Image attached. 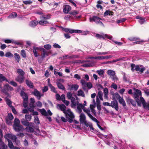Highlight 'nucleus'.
I'll return each mask as SVG.
<instances>
[{
    "instance_id": "nucleus-1",
    "label": "nucleus",
    "mask_w": 149,
    "mask_h": 149,
    "mask_svg": "<svg viewBox=\"0 0 149 149\" xmlns=\"http://www.w3.org/2000/svg\"><path fill=\"white\" fill-rule=\"evenodd\" d=\"M57 105L60 110L63 111L65 113L66 118L68 119V121L70 123H72L75 116L73 113L71 111L70 109H68L67 110H66V107L64 104H58Z\"/></svg>"
},
{
    "instance_id": "nucleus-2",
    "label": "nucleus",
    "mask_w": 149,
    "mask_h": 149,
    "mask_svg": "<svg viewBox=\"0 0 149 149\" xmlns=\"http://www.w3.org/2000/svg\"><path fill=\"white\" fill-rule=\"evenodd\" d=\"M21 121L23 125L26 126L25 128L26 131L30 133H33L34 132L33 123H29L27 121H25L24 118L22 119Z\"/></svg>"
},
{
    "instance_id": "nucleus-3",
    "label": "nucleus",
    "mask_w": 149,
    "mask_h": 149,
    "mask_svg": "<svg viewBox=\"0 0 149 149\" xmlns=\"http://www.w3.org/2000/svg\"><path fill=\"white\" fill-rule=\"evenodd\" d=\"M101 19L100 18L95 16H93L91 17H90L89 18V21L90 22H94L96 24H99L101 26L104 27V25L102 22L100 21V20Z\"/></svg>"
},
{
    "instance_id": "nucleus-4",
    "label": "nucleus",
    "mask_w": 149,
    "mask_h": 149,
    "mask_svg": "<svg viewBox=\"0 0 149 149\" xmlns=\"http://www.w3.org/2000/svg\"><path fill=\"white\" fill-rule=\"evenodd\" d=\"M40 51L42 52V53L41 57L38 58V61L39 63H40L42 61V60L45 58L46 56H49V52H47L46 49L43 48H41Z\"/></svg>"
},
{
    "instance_id": "nucleus-5",
    "label": "nucleus",
    "mask_w": 149,
    "mask_h": 149,
    "mask_svg": "<svg viewBox=\"0 0 149 149\" xmlns=\"http://www.w3.org/2000/svg\"><path fill=\"white\" fill-rule=\"evenodd\" d=\"M131 70L134 72V70L137 71H139L141 73L143 72L146 69L145 67H143L141 68H140L139 65H136L133 63L131 64Z\"/></svg>"
},
{
    "instance_id": "nucleus-6",
    "label": "nucleus",
    "mask_w": 149,
    "mask_h": 149,
    "mask_svg": "<svg viewBox=\"0 0 149 149\" xmlns=\"http://www.w3.org/2000/svg\"><path fill=\"white\" fill-rule=\"evenodd\" d=\"M62 30L65 32H69L70 33H81L82 32V31L80 30L72 29L68 28H63Z\"/></svg>"
},
{
    "instance_id": "nucleus-7",
    "label": "nucleus",
    "mask_w": 149,
    "mask_h": 149,
    "mask_svg": "<svg viewBox=\"0 0 149 149\" xmlns=\"http://www.w3.org/2000/svg\"><path fill=\"white\" fill-rule=\"evenodd\" d=\"M5 138L7 139H11L13 142H15L17 139V137L16 136L12 134H8L4 136Z\"/></svg>"
},
{
    "instance_id": "nucleus-8",
    "label": "nucleus",
    "mask_w": 149,
    "mask_h": 149,
    "mask_svg": "<svg viewBox=\"0 0 149 149\" xmlns=\"http://www.w3.org/2000/svg\"><path fill=\"white\" fill-rule=\"evenodd\" d=\"M69 14L72 16V18H79L81 17L79 12L76 10L72 11L69 13Z\"/></svg>"
},
{
    "instance_id": "nucleus-9",
    "label": "nucleus",
    "mask_w": 149,
    "mask_h": 149,
    "mask_svg": "<svg viewBox=\"0 0 149 149\" xmlns=\"http://www.w3.org/2000/svg\"><path fill=\"white\" fill-rule=\"evenodd\" d=\"M96 37L97 38L100 39H101V38L104 39L105 38H106L111 40L112 38V36H109L107 34H102V35H100L99 34H97L96 35Z\"/></svg>"
},
{
    "instance_id": "nucleus-10",
    "label": "nucleus",
    "mask_w": 149,
    "mask_h": 149,
    "mask_svg": "<svg viewBox=\"0 0 149 149\" xmlns=\"http://www.w3.org/2000/svg\"><path fill=\"white\" fill-rule=\"evenodd\" d=\"M113 101L111 102L110 106L113 108H114L116 111H118L119 107L118 102L115 99V98H113Z\"/></svg>"
},
{
    "instance_id": "nucleus-11",
    "label": "nucleus",
    "mask_w": 149,
    "mask_h": 149,
    "mask_svg": "<svg viewBox=\"0 0 149 149\" xmlns=\"http://www.w3.org/2000/svg\"><path fill=\"white\" fill-rule=\"evenodd\" d=\"M13 88L8 84H6L4 86V88L2 90V92L6 94L8 91H12Z\"/></svg>"
},
{
    "instance_id": "nucleus-12",
    "label": "nucleus",
    "mask_w": 149,
    "mask_h": 149,
    "mask_svg": "<svg viewBox=\"0 0 149 149\" xmlns=\"http://www.w3.org/2000/svg\"><path fill=\"white\" fill-rule=\"evenodd\" d=\"M140 99L141 102L142 104L143 107L145 109L149 110V103L146 102L143 98L141 96L140 97Z\"/></svg>"
},
{
    "instance_id": "nucleus-13",
    "label": "nucleus",
    "mask_w": 149,
    "mask_h": 149,
    "mask_svg": "<svg viewBox=\"0 0 149 149\" xmlns=\"http://www.w3.org/2000/svg\"><path fill=\"white\" fill-rule=\"evenodd\" d=\"M41 49V48L40 47H37L35 46H33V54L35 57H37L39 56L38 52L39 50L40 51Z\"/></svg>"
},
{
    "instance_id": "nucleus-14",
    "label": "nucleus",
    "mask_w": 149,
    "mask_h": 149,
    "mask_svg": "<svg viewBox=\"0 0 149 149\" xmlns=\"http://www.w3.org/2000/svg\"><path fill=\"white\" fill-rule=\"evenodd\" d=\"M32 93L36 97L37 99L39 100L40 99L42 95L37 89H34L33 91L32 92Z\"/></svg>"
},
{
    "instance_id": "nucleus-15",
    "label": "nucleus",
    "mask_w": 149,
    "mask_h": 149,
    "mask_svg": "<svg viewBox=\"0 0 149 149\" xmlns=\"http://www.w3.org/2000/svg\"><path fill=\"white\" fill-rule=\"evenodd\" d=\"M13 128L15 132H17L22 131L24 130L23 126L21 125L13 126Z\"/></svg>"
},
{
    "instance_id": "nucleus-16",
    "label": "nucleus",
    "mask_w": 149,
    "mask_h": 149,
    "mask_svg": "<svg viewBox=\"0 0 149 149\" xmlns=\"http://www.w3.org/2000/svg\"><path fill=\"white\" fill-rule=\"evenodd\" d=\"M24 79V76L18 75L15 78V80L19 83L21 84L23 82Z\"/></svg>"
},
{
    "instance_id": "nucleus-17",
    "label": "nucleus",
    "mask_w": 149,
    "mask_h": 149,
    "mask_svg": "<svg viewBox=\"0 0 149 149\" xmlns=\"http://www.w3.org/2000/svg\"><path fill=\"white\" fill-rule=\"evenodd\" d=\"M94 64V62L93 61H87L86 63L83 64L82 66L84 67H88L93 66Z\"/></svg>"
},
{
    "instance_id": "nucleus-18",
    "label": "nucleus",
    "mask_w": 149,
    "mask_h": 149,
    "mask_svg": "<svg viewBox=\"0 0 149 149\" xmlns=\"http://www.w3.org/2000/svg\"><path fill=\"white\" fill-rule=\"evenodd\" d=\"M81 83L82 85L83 89L84 91L87 92L88 90L86 85V81H85L84 79H82L81 80Z\"/></svg>"
},
{
    "instance_id": "nucleus-19",
    "label": "nucleus",
    "mask_w": 149,
    "mask_h": 149,
    "mask_svg": "<svg viewBox=\"0 0 149 149\" xmlns=\"http://www.w3.org/2000/svg\"><path fill=\"white\" fill-rule=\"evenodd\" d=\"M76 105L77 106V109L78 110V112L79 113H81L82 111L81 109H83L84 106L81 104H80L78 102H77Z\"/></svg>"
},
{
    "instance_id": "nucleus-20",
    "label": "nucleus",
    "mask_w": 149,
    "mask_h": 149,
    "mask_svg": "<svg viewBox=\"0 0 149 149\" xmlns=\"http://www.w3.org/2000/svg\"><path fill=\"white\" fill-rule=\"evenodd\" d=\"M24 101H27L28 100V96L27 95L24 91H21L20 93Z\"/></svg>"
},
{
    "instance_id": "nucleus-21",
    "label": "nucleus",
    "mask_w": 149,
    "mask_h": 149,
    "mask_svg": "<svg viewBox=\"0 0 149 149\" xmlns=\"http://www.w3.org/2000/svg\"><path fill=\"white\" fill-rule=\"evenodd\" d=\"M71 7L69 5H65L63 8V12L67 14L71 10Z\"/></svg>"
},
{
    "instance_id": "nucleus-22",
    "label": "nucleus",
    "mask_w": 149,
    "mask_h": 149,
    "mask_svg": "<svg viewBox=\"0 0 149 149\" xmlns=\"http://www.w3.org/2000/svg\"><path fill=\"white\" fill-rule=\"evenodd\" d=\"M86 117L85 114L83 113H81L80 116V121L81 123H84V122L86 120Z\"/></svg>"
},
{
    "instance_id": "nucleus-23",
    "label": "nucleus",
    "mask_w": 149,
    "mask_h": 149,
    "mask_svg": "<svg viewBox=\"0 0 149 149\" xmlns=\"http://www.w3.org/2000/svg\"><path fill=\"white\" fill-rule=\"evenodd\" d=\"M25 82L29 88H33V83L30 80L26 79L25 80Z\"/></svg>"
},
{
    "instance_id": "nucleus-24",
    "label": "nucleus",
    "mask_w": 149,
    "mask_h": 149,
    "mask_svg": "<svg viewBox=\"0 0 149 149\" xmlns=\"http://www.w3.org/2000/svg\"><path fill=\"white\" fill-rule=\"evenodd\" d=\"M79 86L77 84H72L70 88H68L70 90H74L75 91H76L79 88Z\"/></svg>"
},
{
    "instance_id": "nucleus-25",
    "label": "nucleus",
    "mask_w": 149,
    "mask_h": 149,
    "mask_svg": "<svg viewBox=\"0 0 149 149\" xmlns=\"http://www.w3.org/2000/svg\"><path fill=\"white\" fill-rule=\"evenodd\" d=\"M113 15V12L110 11L109 10H106L104 13L103 16L104 17L107 16L108 15Z\"/></svg>"
},
{
    "instance_id": "nucleus-26",
    "label": "nucleus",
    "mask_w": 149,
    "mask_h": 149,
    "mask_svg": "<svg viewBox=\"0 0 149 149\" xmlns=\"http://www.w3.org/2000/svg\"><path fill=\"white\" fill-rule=\"evenodd\" d=\"M126 101L127 102H130L134 107H135L136 105V102L133 100L130 99V97H128L127 98Z\"/></svg>"
},
{
    "instance_id": "nucleus-27",
    "label": "nucleus",
    "mask_w": 149,
    "mask_h": 149,
    "mask_svg": "<svg viewBox=\"0 0 149 149\" xmlns=\"http://www.w3.org/2000/svg\"><path fill=\"white\" fill-rule=\"evenodd\" d=\"M38 23V21L34 20L31 21L29 23V25L31 27H33L36 26Z\"/></svg>"
},
{
    "instance_id": "nucleus-28",
    "label": "nucleus",
    "mask_w": 149,
    "mask_h": 149,
    "mask_svg": "<svg viewBox=\"0 0 149 149\" xmlns=\"http://www.w3.org/2000/svg\"><path fill=\"white\" fill-rule=\"evenodd\" d=\"M17 72L19 74V75L24 76L25 73L22 69H17Z\"/></svg>"
},
{
    "instance_id": "nucleus-29",
    "label": "nucleus",
    "mask_w": 149,
    "mask_h": 149,
    "mask_svg": "<svg viewBox=\"0 0 149 149\" xmlns=\"http://www.w3.org/2000/svg\"><path fill=\"white\" fill-rule=\"evenodd\" d=\"M40 18L41 19H44L46 20V19H49L50 17V15H43L42 16H41L40 17Z\"/></svg>"
},
{
    "instance_id": "nucleus-30",
    "label": "nucleus",
    "mask_w": 149,
    "mask_h": 149,
    "mask_svg": "<svg viewBox=\"0 0 149 149\" xmlns=\"http://www.w3.org/2000/svg\"><path fill=\"white\" fill-rule=\"evenodd\" d=\"M104 97L105 99H108V89L105 88L104 90Z\"/></svg>"
},
{
    "instance_id": "nucleus-31",
    "label": "nucleus",
    "mask_w": 149,
    "mask_h": 149,
    "mask_svg": "<svg viewBox=\"0 0 149 149\" xmlns=\"http://www.w3.org/2000/svg\"><path fill=\"white\" fill-rule=\"evenodd\" d=\"M14 55L15 60L17 62H19L21 59L20 57L19 54L17 53H14Z\"/></svg>"
},
{
    "instance_id": "nucleus-32",
    "label": "nucleus",
    "mask_w": 149,
    "mask_h": 149,
    "mask_svg": "<svg viewBox=\"0 0 149 149\" xmlns=\"http://www.w3.org/2000/svg\"><path fill=\"white\" fill-rule=\"evenodd\" d=\"M56 84L58 87L59 89H62L63 90H65V88L64 86L60 82H57Z\"/></svg>"
},
{
    "instance_id": "nucleus-33",
    "label": "nucleus",
    "mask_w": 149,
    "mask_h": 149,
    "mask_svg": "<svg viewBox=\"0 0 149 149\" xmlns=\"http://www.w3.org/2000/svg\"><path fill=\"white\" fill-rule=\"evenodd\" d=\"M31 115L29 114H26L25 116V121L28 122L29 121L31 120L32 117Z\"/></svg>"
},
{
    "instance_id": "nucleus-34",
    "label": "nucleus",
    "mask_w": 149,
    "mask_h": 149,
    "mask_svg": "<svg viewBox=\"0 0 149 149\" xmlns=\"http://www.w3.org/2000/svg\"><path fill=\"white\" fill-rule=\"evenodd\" d=\"M20 125V121L17 118H15L14 121V125L13 126H16L17 125Z\"/></svg>"
},
{
    "instance_id": "nucleus-35",
    "label": "nucleus",
    "mask_w": 149,
    "mask_h": 149,
    "mask_svg": "<svg viewBox=\"0 0 149 149\" xmlns=\"http://www.w3.org/2000/svg\"><path fill=\"white\" fill-rule=\"evenodd\" d=\"M38 111H40L42 115L44 116H48L47 113L46 111L44 109H39Z\"/></svg>"
},
{
    "instance_id": "nucleus-36",
    "label": "nucleus",
    "mask_w": 149,
    "mask_h": 149,
    "mask_svg": "<svg viewBox=\"0 0 149 149\" xmlns=\"http://www.w3.org/2000/svg\"><path fill=\"white\" fill-rule=\"evenodd\" d=\"M4 81L8 82V81L7 79L2 74H0V82H1Z\"/></svg>"
},
{
    "instance_id": "nucleus-37",
    "label": "nucleus",
    "mask_w": 149,
    "mask_h": 149,
    "mask_svg": "<svg viewBox=\"0 0 149 149\" xmlns=\"http://www.w3.org/2000/svg\"><path fill=\"white\" fill-rule=\"evenodd\" d=\"M107 73L112 77L114 76L116 74L115 71L111 70H108L107 71Z\"/></svg>"
},
{
    "instance_id": "nucleus-38",
    "label": "nucleus",
    "mask_w": 149,
    "mask_h": 149,
    "mask_svg": "<svg viewBox=\"0 0 149 149\" xmlns=\"http://www.w3.org/2000/svg\"><path fill=\"white\" fill-rule=\"evenodd\" d=\"M17 16V13L16 12H13L10 14L8 16V18H13L16 17Z\"/></svg>"
},
{
    "instance_id": "nucleus-39",
    "label": "nucleus",
    "mask_w": 149,
    "mask_h": 149,
    "mask_svg": "<svg viewBox=\"0 0 149 149\" xmlns=\"http://www.w3.org/2000/svg\"><path fill=\"white\" fill-rule=\"evenodd\" d=\"M8 143V146L11 149H13V148L14 146L12 142L10 139L7 140Z\"/></svg>"
},
{
    "instance_id": "nucleus-40",
    "label": "nucleus",
    "mask_w": 149,
    "mask_h": 149,
    "mask_svg": "<svg viewBox=\"0 0 149 149\" xmlns=\"http://www.w3.org/2000/svg\"><path fill=\"white\" fill-rule=\"evenodd\" d=\"M77 95L79 96H81L84 97L85 95L84 92L81 90H79L78 91Z\"/></svg>"
},
{
    "instance_id": "nucleus-41",
    "label": "nucleus",
    "mask_w": 149,
    "mask_h": 149,
    "mask_svg": "<svg viewBox=\"0 0 149 149\" xmlns=\"http://www.w3.org/2000/svg\"><path fill=\"white\" fill-rule=\"evenodd\" d=\"M7 146H6L3 142L0 143V149H7Z\"/></svg>"
},
{
    "instance_id": "nucleus-42",
    "label": "nucleus",
    "mask_w": 149,
    "mask_h": 149,
    "mask_svg": "<svg viewBox=\"0 0 149 149\" xmlns=\"http://www.w3.org/2000/svg\"><path fill=\"white\" fill-rule=\"evenodd\" d=\"M118 101L123 106L125 107L126 105L125 102L123 98H121L120 99H119Z\"/></svg>"
},
{
    "instance_id": "nucleus-43",
    "label": "nucleus",
    "mask_w": 149,
    "mask_h": 149,
    "mask_svg": "<svg viewBox=\"0 0 149 149\" xmlns=\"http://www.w3.org/2000/svg\"><path fill=\"white\" fill-rule=\"evenodd\" d=\"M49 87L50 88L51 91L55 93H57V91L56 90L55 87L52 86L51 84H49Z\"/></svg>"
},
{
    "instance_id": "nucleus-44",
    "label": "nucleus",
    "mask_w": 149,
    "mask_h": 149,
    "mask_svg": "<svg viewBox=\"0 0 149 149\" xmlns=\"http://www.w3.org/2000/svg\"><path fill=\"white\" fill-rule=\"evenodd\" d=\"M5 56L7 57L12 58L13 57V54L9 52L6 53Z\"/></svg>"
},
{
    "instance_id": "nucleus-45",
    "label": "nucleus",
    "mask_w": 149,
    "mask_h": 149,
    "mask_svg": "<svg viewBox=\"0 0 149 149\" xmlns=\"http://www.w3.org/2000/svg\"><path fill=\"white\" fill-rule=\"evenodd\" d=\"M96 72L100 76L103 75L104 73V71L102 70H97Z\"/></svg>"
},
{
    "instance_id": "nucleus-46",
    "label": "nucleus",
    "mask_w": 149,
    "mask_h": 149,
    "mask_svg": "<svg viewBox=\"0 0 149 149\" xmlns=\"http://www.w3.org/2000/svg\"><path fill=\"white\" fill-rule=\"evenodd\" d=\"M21 55L24 58H26V57L25 51L24 49H22L21 51Z\"/></svg>"
},
{
    "instance_id": "nucleus-47",
    "label": "nucleus",
    "mask_w": 149,
    "mask_h": 149,
    "mask_svg": "<svg viewBox=\"0 0 149 149\" xmlns=\"http://www.w3.org/2000/svg\"><path fill=\"white\" fill-rule=\"evenodd\" d=\"M38 23L39 24L41 25H44L48 23V22L46 20H41Z\"/></svg>"
},
{
    "instance_id": "nucleus-48",
    "label": "nucleus",
    "mask_w": 149,
    "mask_h": 149,
    "mask_svg": "<svg viewBox=\"0 0 149 149\" xmlns=\"http://www.w3.org/2000/svg\"><path fill=\"white\" fill-rule=\"evenodd\" d=\"M89 118L91 119L93 121L97 123H99V121L94 117L92 115H90Z\"/></svg>"
},
{
    "instance_id": "nucleus-49",
    "label": "nucleus",
    "mask_w": 149,
    "mask_h": 149,
    "mask_svg": "<svg viewBox=\"0 0 149 149\" xmlns=\"http://www.w3.org/2000/svg\"><path fill=\"white\" fill-rule=\"evenodd\" d=\"M102 95V92L101 91H99L98 92V96L100 100H103Z\"/></svg>"
},
{
    "instance_id": "nucleus-50",
    "label": "nucleus",
    "mask_w": 149,
    "mask_h": 149,
    "mask_svg": "<svg viewBox=\"0 0 149 149\" xmlns=\"http://www.w3.org/2000/svg\"><path fill=\"white\" fill-rule=\"evenodd\" d=\"M8 118L10 120H12L14 118L13 115L10 113L8 114Z\"/></svg>"
},
{
    "instance_id": "nucleus-51",
    "label": "nucleus",
    "mask_w": 149,
    "mask_h": 149,
    "mask_svg": "<svg viewBox=\"0 0 149 149\" xmlns=\"http://www.w3.org/2000/svg\"><path fill=\"white\" fill-rule=\"evenodd\" d=\"M54 74L56 76L58 75L60 77L62 76V73L59 72H57L55 70H54Z\"/></svg>"
},
{
    "instance_id": "nucleus-52",
    "label": "nucleus",
    "mask_w": 149,
    "mask_h": 149,
    "mask_svg": "<svg viewBox=\"0 0 149 149\" xmlns=\"http://www.w3.org/2000/svg\"><path fill=\"white\" fill-rule=\"evenodd\" d=\"M83 110L85 112L87 113L89 117L90 116V115H92L90 113V111L89 109H84Z\"/></svg>"
},
{
    "instance_id": "nucleus-53",
    "label": "nucleus",
    "mask_w": 149,
    "mask_h": 149,
    "mask_svg": "<svg viewBox=\"0 0 149 149\" xmlns=\"http://www.w3.org/2000/svg\"><path fill=\"white\" fill-rule=\"evenodd\" d=\"M33 2L32 1L30 0L25 1H23V3L25 5H29L31 4Z\"/></svg>"
},
{
    "instance_id": "nucleus-54",
    "label": "nucleus",
    "mask_w": 149,
    "mask_h": 149,
    "mask_svg": "<svg viewBox=\"0 0 149 149\" xmlns=\"http://www.w3.org/2000/svg\"><path fill=\"white\" fill-rule=\"evenodd\" d=\"M6 103L7 105L10 107H11L13 106L11 104V102L9 99H8L6 100Z\"/></svg>"
},
{
    "instance_id": "nucleus-55",
    "label": "nucleus",
    "mask_w": 149,
    "mask_h": 149,
    "mask_svg": "<svg viewBox=\"0 0 149 149\" xmlns=\"http://www.w3.org/2000/svg\"><path fill=\"white\" fill-rule=\"evenodd\" d=\"M134 98L136 101L139 100V96H140L139 95H138V94L136 93H134Z\"/></svg>"
},
{
    "instance_id": "nucleus-56",
    "label": "nucleus",
    "mask_w": 149,
    "mask_h": 149,
    "mask_svg": "<svg viewBox=\"0 0 149 149\" xmlns=\"http://www.w3.org/2000/svg\"><path fill=\"white\" fill-rule=\"evenodd\" d=\"M86 85L89 89H91L92 87V84L90 82H86Z\"/></svg>"
},
{
    "instance_id": "nucleus-57",
    "label": "nucleus",
    "mask_w": 149,
    "mask_h": 149,
    "mask_svg": "<svg viewBox=\"0 0 149 149\" xmlns=\"http://www.w3.org/2000/svg\"><path fill=\"white\" fill-rule=\"evenodd\" d=\"M44 47L47 50H49L51 48V46L49 44H47L44 45Z\"/></svg>"
},
{
    "instance_id": "nucleus-58",
    "label": "nucleus",
    "mask_w": 149,
    "mask_h": 149,
    "mask_svg": "<svg viewBox=\"0 0 149 149\" xmlns=\"http://www.w3.org/2000/svg\"><path fill=\"white\" fill-rule=\"evenodd\" d=\"M36 105L37 107L41 108L42 106V104L41 102L38 101L36 102Z\"/></svg>"
},
{
    "instance_id": "nucleus-59",
    "label": "nucleus",
    "mask_w": 149,
    "mask_h": 149,
    "mask_svg": "<svg viewBox=\"0 0 149 149\" xmlns=\"http://www.w3.org/2000/svg\"><path fill=\"white\" fill-rule=\"evenodd\" d=\"M113 96H115V97H116L117 99L118 100L121 98L120 96L117 93L114 94Z\"/></svg>"
},
{
    "instance_id": "nucleus-60",
    "label": "nucleus",
    "mask_w": 149,
    "mask_h": 149,
    "mask_svg": "<svg viewBox=\"0 0 149 149\" xmlns=\"http://www.w3.org/2000/svg\"><path fill=\"white\" fill-rule=\"evenodd\" d=\"M113 57L112 55H110L108 56H102V59H108L111 58Z\"/></svg>"
},
{
    "instance_id": "nucleus-61",
    "label": "nucleus",
    "mask_w": 149,
    "mask_h": 149,
    "mask_svg": "<svg viewBox=\"0 0 149 149\" xmlns=\"http://www.w3.org/2000/svg\"><path fill=\"white\" fill-rule=\"evenodd\" d=\"M8 82L15 87H16L17 86V83H16L14 81H11L10 82H9V81H8Z\"/></svg>"
},
{
    "instance_id": "nucleus-62",
    "label": "nucleus",
    "mask_w": 149,
    "mask_h": 149,
    "mask_svg": "<svg viewBox=\"0 0 149 149\" xmlns=\"http://www.w3.org/2000/svg\"><path fill=\"white\" fill-rule=\"evenodd\" d=\"M145 21V19L144 18L142 17L139 20V22L141 24H143Z\"/></svg>"
},
{
    "instance_id": "nucleus-63",
    "label": "nucleus",
    "mask_w": 149,
    "mask_h": 149,
    "mask_svg": "<svg viewBox=\"0 0 149 149\" xmlns=\"http://www.w3.org/2000/svg\"><path fill=\"white\" fill-rule=\"evenodd\" d=\"M48 89V87L47 86H44L42 89V91L43 93H45L47 91Z\"/></svg>"
},
{
    "instance_id": "nucleus-64",
    "label": "nucleus",
    "mask_w": 149,
    "mask_h": 149,
    "mask_svg": "<svg viewBox=\"0 0 149 149\" xmlns=\"http://www.w3.org/2000/svg\"><path fill=\"white\" fill-rule=\"evenodd\" d=\"M111 78L113 81H114V82H117L118 81V78L115 75L111 77Z\"/></svg>"
}]
</instances>
